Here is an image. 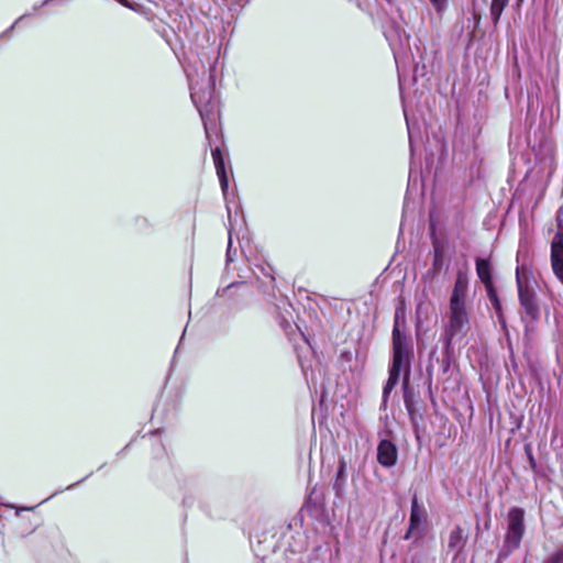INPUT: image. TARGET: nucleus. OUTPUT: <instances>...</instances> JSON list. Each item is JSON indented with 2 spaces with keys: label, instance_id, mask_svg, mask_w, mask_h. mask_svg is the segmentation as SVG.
<instances>
[{
  "label": "nucleus",
  "instance_id": "1",
  "mask_svg": "<svg viewBox=\"0 0 563 563\" xmlns=\"http://www.w3.org/2000/svg\"><path fill=\"white\" fill-rule=\"evenodd\" d=\"M393 340V363L389 369V377L383 389V400L387 398L395 386L398 384L399 376L404 373L402 387L406 390L409 385L410 363L413 355L412 346L405 332L400 330L399 314H395V324L391 333Z\"/></svg>",
  "mask_w": 563,
  "mask_h": 563
},
{
  "label": "nucleus",
  "instance_id": "2",
  "mask_svg": "<svg viewBox=\"0 0 563 563\" xmlns=\"http://www.w3.org/2000/svg\"><path fill=\"white\" fill-rule=\"evenodd\" d=\"M468 291L467 274L459 271L450 298L449 324L444 331L446 347L456 338H462L468 329V313L466 310V298Z\"/></svg>",
  "mask_w": 563,
  "mask_h": 563
},
{
  "label": "nucleus",
  "instance_id": "3",
  "mask_svg": "<svg viewBox=\"0 0 563 563\" xmlns=\"http://www.w3.org/2000/svg\"><path fill=\"white\" fill-rule=\"evenodd\" d=\"M190 90L191 100L199 111L206 135L209 139L210 123L214 121L218 111V99L214 91L213 76L209 75L203 87H198L197 84H191Z\"/></svg>",
  "mask_w": 563,
  "mask_h": 563
},
{
  "label": "nucleus",
  "instance_id": "4",
  "mask_svg": "<svg viewBox=\"0 0 563 563\" xmlns=\"http://www.w3.org/2000/svg\"><path fill=\"white\" fill-rule=\"evenodd\" d=\"M525 530V510L511 507L507 514V531L500 555L507 556L520 547Z\"/></svg>",
  "mask_w": 563,
  "mask_h": 563
},
{
  "label": "nucleus",
  "instance_id": "5",
  "mask_svg": "<svg viewBox=\"0 0 563 563\" xmlns=\"http://www.w3.org/2000/svg\"><path fill=\"white\" fill-rule=\"evenodd\" d=\"M516 275L520 305L525 309L526 314L534 320L539 316V308L534 301V294L523 282L519 268H517Z\"/></svg>",
  "mask_w": 563,
  "mask_h": 563
},
{
  "label": "nucleus",
  "instance_id": "6",
  "mask_svg": "<svg viewBox=\"0 0 563 563\" xmlns=\"http://www.w3.org/2000/svg\"><path fill=\"white\" fill-rule=\"evenodd\" d=\"M427 522V510L423 505L418 503V498L415 495L411 500L409 528L406 533V539L411 537H419L423 530V526Z\"/></svg>",
  "mask_w": 563,
  "mask_h": 563
},
{
  "label": "nucleus",
  "instance_id": "7",
  "mask_svg": "<svg viewBox=\"0 0 563 563\" xmlns=\"http://www.w3.org/2000/svg\"><path fill=\"white\" fill-rule=\"evenodd\" d=\"M467 533L461 526H455L446 539V554H451L453 560L459 559L467 543Z\"/></svg>",
  "mask_w": 563,
  "mask_h": 563
},
{
  "label": "nucleus",
  "instance_id": "8",
  "mask_svg": "<svg viewBox=\"0 0 563 563\" xmlns=\"http://www.w3.org/2000/svg\"><path fill=\"white\" fill-rule=\"evenodd\" d=\"M551 262L555 276L563 284V233L558 232L551 244Z\"/></svg>",
  "mask_w": 563,
  "mask_h": 563
},
{
  "label": "nucleus",
  "instance_id": "9",
  "mask_svg": "<svg viewBox=\"0 0 563 563\" xmlns=\"http://www.w3.org/2000/svg\"><path fill=\"white\" fill-rule=\"evenodd\" d=\"M398 450L395 443L389 440H382L377 446V461L385 467H391L396 464Z\"/></svg>",
  "mask_w": 563,
  "mask_h": 563
},
{
  "label": "nucleus",
  "instance_id": "10",
  "mask_svg": "<svg viewBox=\"0 0 563 563\" xmlns=\"http://www.w3.org/2000/svg\"><path fill=\"white\" fill-rule=\"evenodd\" d=\"M211 155L213 158L217 175L220 180L221 189L223 194H225L229 187V181L225 173L224 158L219 147L213 148L211 151Z\"/></svg>",
  "mask_w": 563,
  "mask_h": 563
},
{
  "label": "nucleus",
  "instance_id": "11",
  "mask_svg": "<svg viewBox=\"0 0 563 563\" xmlns=\"http://www.w3.org/2000/svg\"><path fill=\"white\" fill-rule=\"evenodd\" d=\"M211 155L213 158L217 175L220 180L221 189L223 194H225L229 187V181L225 173L224 158L219 147L213 148L211 151Z\"/></svg>",
  "mask_w": 563,
  "mask_h": 563
},
{
  "label": "nucleus",
  "instance_id": "12",
  "mask_svg": "<svg viewBox=\"0 0 563 563\" xmlns=\"http://www.w3.org/2000/svg\"><path fill=\"white\" fill-rule=\"evenodd\" d=\"M476 273L481 282L485 285V287H489L490 285H493L490 265L488 260H476Z\"/></svg>",
  "mask_w": 563,
  "mask_h": 563
},
{
  "label": "nucleus",
  "instance_id": "13",
  "mask_svg": "<svg viewBox=\"0 0 563 563\" xmlns=\"http://www.w3.org/2000/svg\"><path fill=\"white\" fill-rule=\"evenodd\" d=\"M509 0H493L490 4V16L496 25L501 16L504 9L508 5Z\"/></svg>",
  "mask_w": 563,
  "mask_h": 563
},
{
  "label": "nucleus",
  "instance_id": "14",
  "mask_svg": "<svg viewBox=\"0 0 563 563\" xmlns=\"http://www.w3.org/2000/svg\"><path fill=\"white\" fill-rule=\"evenodd\" d=\"M433 250H434L433 267L435 269H440L443 264V247L435 238H433Z\"/></svg>",
  "mask_w": 563,
  "mask_h": 563
},
{
  "label": "nucleus",
  "instance_id": "15",
  "mask_svg": "<svg viewBox=\"0 0 563 563\" xmlns=\"http://www.w3.org/2000/svg\"><path fill=\"white\" fill-rule=\"evenodd\" d=\"M486 290H487V295H488V298L493 305V307L495 308L496 312L498 314H500V311H501V305H500V301L498 299V296L494 289V286L490 285L489 287H486Z\"/></svg>",
  "mask_w": 563,
  "mask_h": 563
},
{
  "label": "nucleus",
  "instance_id": "16",
  "mask_svg": "<svg viewBox=\"0 0 563 563\" xmlns=\"http://www.w3.org/2000/svg\"><path fill=\"white\" fill-rule=\"evenodd\" d=\"M430 2L439 14H442L448 8V0H430Z\"/></svg>",
  "mask_w": 563,
  "mask_h": 563
},
{
  "label": "nucleus",
  "instance_id": "17",
  "mask_svg": "<svg viewBox=\"0 0 563 563\" xmlns=\"http://www.w3.org/2000/svg\"><path fill=\"white\" fill-rule=\"evenodd\" d=\"M544 563H563V549L552 553Z\"/></svg>",
  "mask_w": 563,
  "mask_h": 563
},
{
  "label": "nucleus",
  "instance_id": "18",
  "mask_svg": "<svg viewBox=\"0 0 563 563\" xmlns=\"http://www.w3.org/2000/svg\"><path fill=\"white\" fill-rule=\"evenodd\" d=\"M525 450H526V453H527V456H528V461H529V466H530V468H531L534 473H537V472H538V466H537V462H536V459H534V456H533V454H532V451H531L530 446H529V445H526Z\"/></svg>",
  "mask_w": 563,
  "mask_h": 563
},
{
  "label": "nucleus",
  "instance_id": "19",
  "mask_svg": "<svg viewBox=\"0 0 563 563\" xmlns=\"http://www.w3.org/2000/svg\"><path fill=\"white\" fill-rule=\"evenodd\" d=\"M232 249V239H231V231H229V243H228V250H227V260L233 261L232 256L233 252H231Z\"/></svg>",
  "mask_w": 563,
  "mask_h": 563
},
{
  "label": "nucleus",
  "instance_id": "20",
  "mask_svg": "<svg viewBox=\"0 0 563 563\" xmlns=\"http://www.w3.org/2000/svg\"><path fill=\"white\" fill-rule=\"evenodd\" d=\"M232 249V239H231V231H229V243H228V250H227V260L233 261L232 256L233 252H231Z\"/></svg>",
  "mask_w": 563,
  "mask_h": 563
},
{
  "label": "nucleus",
  "instance_id": "21",
  "mask_svg": "<svg viewBox=\"0 0 563 563\" xmlns=\"http://www.w3.org/2000/svg\"><path fill=\"white\" fill-rule=\"evenodd\" d=\"M416 313H417V324L416 325H417V330H419L420 327H421V316H422V308H421V306L417 307Z\"/></svg>",
  "mask_w": 563,
  "mask_h": 563
},
{
  "label": "nucleus",
  "instance_id": "22",
  "mask_svg": "<svg viewBox=\"0 0 563 563\" xmlns=\"http://www.w3.org/2000/svg\"><path fill=\"white\" fill-rule=\"evenodd\" d=\"M405 404H406L407 409L410 410V402L406 395H405Z\"/></svg>",
  "mask_w": 563,
  "mask_h": 563
},
{
  "label": "nucleus",
  "instance_id": "23",
  "mask_svg": "<svg viewBox=\"0 0 563 563\" xmlns=\"http://www.w3.org/2000/svg\"><path fill=\"white\" fill-rule=\"evenodd\" d=\"M343 473H344V466H343V465H341V466H340V468H339V471H338V476H342V475H343Z\"/></svg>",
  "mask_w": 563,
  "mask_h": 563
},
{
  "label": "nucleus",
  "instance_id": "24",
  "mask_svg": "<svg viewBox=\"0 0 563 563\" xmlns=\"http://www.w3.org/2000/svg\"><path fill=\"white\" fill-rule=\"evenodd\" d=\"M22 18H23V16H21L19 20H16V21L11 25V27H10L7 32H9V31L13 30V29H14V26L18 24V22H19Z\"/></svg>",
  "mask_w": 563,
  "mask_h": 563
},
{
  "label": "nucleus",
  "instance_id": "25",
  "mask_svg": "<svg viewBox=\"0 0 563 563\" xmlns=\"http://www.w3.org/2000/svg\"><path fill=\"white\" fill-rule=\"evenodd\" d=\"M407 120V126H408V134H409V137H411V130H410V125H409V122H408V119L406 118Z\"/></svg>",
  "mask_w": 563,
  "mask_h": 563
},
{
  "label": "nucleus",
  "instance_id": "26",
  "mask_svg": "<svg viewBox=\"0 0 563 563\" xmlns=\"http://www.w3.org/2000/svg\"><path fill=\"white\" fill-rule=\"evenodd\" d=\"M117 1H118V2H120V3H122V4H124V5H126V4H128L126 0H117Z\"/></svg>",
  "mask_w": 563,
  "mask_h": 563
}]
</instances>
